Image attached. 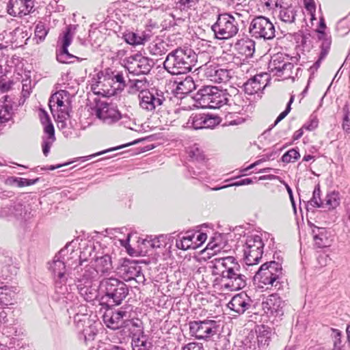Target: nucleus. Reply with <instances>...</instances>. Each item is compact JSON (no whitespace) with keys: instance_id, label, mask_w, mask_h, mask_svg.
I'll return each mask as SVG.
<instances>
[{"instance_id":"1","label":"nucleus","mask_w":350,"mask_h":350,"mask_svg":"<svg viewBox=\"0 0 350 350\" xmlns=\"http://www.w3.org/2000/svg\"><path fill=\"white\" fill-rule=\"evenodd\" d=\"M208 264L212 274L221 277L225 288L238 291L247 285V278L241 273V266L234 257L215 258Z\"/></svg>"},{"instance_id":"2","label":"nucleus","mask_w":350,"mask_h":350,"mask_svg":"<svg viewBox=\"0 0 350 350\" xmlns=\"http://www.w3.org/2000/svg\"><path fill=\"white\" fill-rule=\"evenodd\" d=\"M74 241L68 243L54 256L51 262H49V271L51 272L53 281L57 280L72 278L73 267L79 261L81 264L82 256L80 251L75 250Z\"/></svg>"},{"instance_id":"3","label":"nucleus","mask_w":350,"mask_h":350,"mask_svg":"<svg viewBox=\"0 0 350 350\" xmlns=\"http://www.w3.org/2000/svg\"><path fill=\"white\" fill-rule=\"evenodd\" d=\"M196 62V54L191 49L178 48L168 53L163 67L171 75H181L191 71Z\"/></svg>"},{"instance_id":"4","label":"nucleus","mask_w":350,"mask_h":350,"mask_svg":"<svg viewBox=\"0 0 350 350\" xmlns=\"http://www.w3.org/2000/svg\"><path fill=\"white\" fill-rule=\"evenodd\" d=\"M100 288L104 293L100 299V304L107 308L120 305L129 293L127 285L112 277L102 280L100 282Z\"/></svg>"},{"instance_id":"5","label":"nucleus","mask_w":350,"mask_h":350,"mask_svg":"<svg viewBox=\"0 0 350 350\" xmlns=\"http://www.w3.org/2000/svg\"><path fill=\"white\" fill-rule=\"evenodd\" d=\"M125 75L128 77L126 72L125 75L122 71H110L106 70L105 73L103 72L98 73V86L101 85L102 92L98 94L105 96L110 97L114 96L118 92H121L128 85L125 80Z\"/></svg>"},{"instance_id":"6","label":"nucleus","mask_w":350,"mask_h":350,"mask_svg":"<svg viewBox=\"0 0 350 350\" xmlns=\"http://www.w3.org/2000/svg\"><path fill=\"white\" fill-rule=\"evenodd\" d=\"M282 265L273 260L262 264L254 278L260 283L267 286V288L279 290L282 287Z\"/></svg>"},{"instance_id":"7","label":"nucleus","mask_w":350,"mask_h":350,"mask_svg":"<svg viewBox=\"0 0 350 350\" xmlns=\"http://www.w3.org/2000/svg\"><path fill=\"white\" fill-rule=\"evenodd\" d=\"M228 90L219 89L216 86H204L198 90L195 98L204 107L217 109L226 104Z\"/></svg>"},{"instance_id":"8","label":"nucleus","mask_w":350,"mask_h":350,"mask_svg":"<svg viewBox=\"0 0 350 350\" xmlns=\"http://www.w3.org/2000/svg\"><path fill=\"white\" fill-rule=\"evenodd\" d=\"M211 30L217 39L226 40L238 33L239 23L232 14H219L217 16L216 21L211 25Z\"/></svg>"},{"instance_id":"9","label":"nucleus","mask_w":350,"mask_h":350,"mask_svg":"<svg viewBox=\"0 0 350 350\" xmlns=\"http://www.w3.org/2000/svg\"><path fill=\"white\" fill-rule=\"evenodd\" d=\"M95 246L90 245L83 248L82 252L80 251L79 255H81L83 260L81 264L78 261L75 265L72 272V278L76 280L77 283H96L99 278V274L94 267L86 265L83 269L81 267L83 262L87 261L88 256H92V252Z\"/></svg>"},{"instance_id":"10","label":"nucleus","mask_w":350,"mask_h":350,"mask_svg":"<svg viewBox=\"0 0 350 350\" xmlns=\"http://www.w3.org/2000/svg\"><path fill=\"white\" fill-rule=\"evenodd\" d=\"M248 32L253 38L270 40L275 36V26L271 20L265 16H256L250 19Z\"/></svg>"},{"instance_id":"11","label":"nucleus","mask_w":350,"mask_h":350,"mask_svg":"<svg viewBox=\"0 0 350 350\" xmlns=\"http://www.w3.org/2000/svg\"><path fill=\"white\" fill-rule=\"evenodd\" d=\"M273 329L265 325H258L255 334L250 333L245 339L247 350H267L271 340Z\"/></svg>"},{"instance_id":"12","label":"nucleus","mask_w":350,"mask_h":350,"mask_svg":"<svg viewBox=\"0 0 350 350\" xmlns=\"http://www.w3.org/2000/svg\"><path fill=\"white\" fill-rule=\"evenodd\" d=\"M189 334L198 340H208L219 332V325L214 320L193 321L189 323Z\"/></svg>"},{"instance_id":"13","label":"nucleus","mask_w":350,"mask_h":350,"mask_svg":"<svg viewBox=\"0 0 350 350\" xmlns=\"http://www.w3.org/2000/svg\"><path fill=\"white\" fill-rule=\"evenodd\" d=\"M138 100L139 106L143 111L154 113L161 110L165 97L161 90L151 88L138 94Z\"/></svg>"},{"instance_id":"14","label":"nucleus","mask_w":350,"mask_h":350,"mask_svg":"<svg viewBox=\"0 0 350 350\" xmlns=\"http://www.w3.org/2000/svg\"><path fill=\"white\" fill-rule=\"evenodd\" d=\"M246 94L234 87L228 90L226 104L234 113H245L254 109L253 101L245 96Z\"/></svg>"},{"instance_id":"15","label":"nucleus","mask_w":350,"mask_h":350,"mask_svg":"<svg viewBox=\"0 0 350 350\" xmlns=\"http://www.w3.org/2000/svg\"><path fill=\"white\" fill-rule=\"evenodd\" d=\"M77 26L76 25H68L65 31H63L62 35L59 36L58 43H61V46L56 52L57 60L59 62L69 64L73 62L75 59H79V57L70 54L68 51V47L72 42Z\"/></svg>"},{"instance_id":"16","label":"nucleus","mask_w":350,"mask_h":350,"mask_svg":"<svg viewBox=\"0 0 350 350\" xmlns=\"http://www.w3.org/2000/svg\"><path fill=\"white\" fill-rule=\"evenodd\" d=\"M264 243L259 235L247 237L244 246V257L247 265H254L260 261L263 253Z\"/></svg>"},{"instance_id":"17","label":"nucleus","mask_w":350,"mask_h":350,"mask_svg":"<svg viewBox=\"0 0 350 350\" xmlns=\"http://www.w3.org/2000/svg\"><path fill=\"white\" fill-rule=\"evenodd\" d=\"M94 111L96 117L105 125H112L122 118V114L117 107L105 101L96 103Z\"/></svg>"},{"instance_id":"18","label":"nucleus","mask_w":350,"mask_h":350,"mask_svg":"<svg viewBox=\"0 0 350 350\" xmlns=\"http://www.w3.org/2000/svg\"><path fill=\"white\" fill-rule=\"evenodd\" d=\"M285 301L273 293L266 297L262 302V308L265 313L269 317L273 318L272 322L278 321V319H281L284 313Z\"/></svg>"},{"instance_id":"19","label":"nucleus","mask_w":350,"mask_h":350,"mask_svg":"<svg viewBox=\"0 0 350 350\" xmlns=\"http://www.w3.org/2000/svg\"><path fill=\"white\" fill-rule=\"evenodd\" d=\"M68 279L54 280V294L53 299L57 303L60 307H67L68 304H72L77 300L74 293L68 291L66 284Z\"/></svg>"},{"instance_id":"20","label":"nucleus","mask_w":350,"mask_h":350,"mask_svg":"<svg viewBox=\"0 0 350 350\" xmlns=\"http://www.w3.org/2000/svg\"><path fill=\"white\" fill-rule=\"evenodd\" d=\"M40 120L44 126V135L42 136V148L44 156H47L53 142L55 141V129L47 113L41 110Z\"/></svg>"},{"instance_id":"21","label":"nucleus","mask_w":350,"mask_h":350,"mask_svg":"<svg viewBox=\"0 0 350 350\" xmlns=\"http://www.w3.org/2000/svg\"><path fill=\"white\" fill-rule=\"evenodd\" d=\"M232 71L218 64L205 65L204 76L214 83H226L232 77Z\"/></svg>"},{"instance_id":"22","label":"nucleus","mask_w":350,"mask_h":350,"mask_svg":"<svg viewBox=\"0 0 350 350\" xmlns=\"http://www.w3.org/2000/svg\"><path fill=\"white\" fill-rule=\"evenodd\" d=\"M34 7V0H9L7 12L13 16L22 17L29 14Z\"/></svg>"},{"instance_id":"23","label":"nucleus","mask_w":350,"mask_h":350,"mask_svg":"<svg viewBox=\"0 0 350 350\" xmlns=\"http://www.w3.org/2000/svg\"><path fill=\"white\" fill-rule=\"evenodd\" d=\"M129 317L128 312L122 308L117 311L107 310L103 316V321L107 327L117 329L123 325L125 319Z\"/></svg>"},{"instance_id":"24","label":"nucleus","mask_w":350,"mask_h":350,"mask_svg":"<svg viewBox=\"0 0 350 350\" xmlns=\"http://www.w3.org/2000/svg\"><path fill=\"white\" fill-rule=\"evenodd\" d=\"M252 299L244 292L238 293L232 297L228 303V308L241 314L248 310L252 304Z\"/></svg>"},{"instance_id":"25","label":"nucleus","mask_w":350,"mask_h":350,"mask_svg":"<svg viewBox=\"0 0 350 350\" xmlns=\"http://www.w3.org/2000/svg\"><path fill=\"white\" fill-rule=\"evenodd\" d=\"M16 105L8 95H5L0 99V126L12 118Z\"/></svg>"},{"instance_id":"26","label":"nucleus","mask_w":350,"mask_h":350,"mask_svg":"<svg viewBox=\"0 0 350 350\" xmlns=\"http://www.w3.org/2000/svg\"><path fill=\"white\" fill-rule=\"evenodd\" d=\"M265 77V75L260 74L249 79L243 85L245 94L252 96L262 90L267 85Z\"/></svg>"},{"instance_id":"27","label":"nucleus","mask_w":350,"mask_h":350,"mask_svg":"<svg viewBox=\"0 0 350 350\" xmlns=\"http://www.w3.org/2000/svg\"><path fill=\"white\" fill-rule=\"evenodd\" d=\"M80 295L88 302L95 300L98 296V286L96 283H77Z\"/></svg>"},{"instance_id":"28","label":"nucleus","mask_w":350,"mask_h":350,"mask_svg":"<svg viewBox=\"0 0 350 350\" xmlns=\"http://www.w3.org/2000/svg\"><path fill=\"white\" fill-rule=\"evenodd\" d=\"M94 268L99 275H108L112 272L113 266L111 258L109 254L94 256Z\"/></svg>"},{"instance_id":"29","label":"nucleus","mask_w":350,"mask_h":350,"mask_svg":"<svg viewBox=\"0 0 350 350\" xmlns=\"http://www.w3.org/2000/svg\"><path fill=\"white\" fill-rule=\"evenodd\" d=\"M234 49L246 57H252L255 51V42L249 38H242L235 42Z\"/></svg>"},{"instance_id":"30","label":"nucleus","mask_w":350,"mask_h":350,"mask_svg":"<svg viewBox=\"0 0 350 350\" xmlns=\"http://www.w3.org/2000/svg\"><path fill=\"white\" fill-rule=\"evenodd\" d=\"M275 12H278L279 19L286 24H292L295 22L297 15V11L291 5L285 6L280 3L278 8H275Z\"/></svg>"},{"instance_id":"31","label":"nucleus","mask_w":350,"mask_h":350,"mask_svg":"<svg viewBox=\"0 0 350 350\" xmlns=\"http://www.w3.org/2000/svg\"><path fill=\"white\" fill-rule=\"evenodd\" d=\"M129 327V336L131 342L147 336L144 334L143 323L139 319L129 320L126 325Z\"/></svg>"},{"instance_id":"32","label":"nucleus","mask_w":350,"mask_h":350,"mask_svg":"<svg viewBox=\"0 0 350 350\" xmlns=\"http://www.w3.org/2000/svg\"><path fill=\"white\" fill-rule=\"evenodd\" d=\"M196 238L195 234L187 233L185 236L178 235L176 239V247L178 249L183 250H187L189 249H195L197 247L196 241L194 240Z\"/></svg>"},{"instance_id":"33","label":"nucleus","mask_w":350,"mask_h":350,"mask_svg":"<svg viewBox=\"0 0 350 350\" xmlns=\"http://www.w3.org/2000/svg\"><path fill=\"white\" fill-rule=\"evenodd\" d=\"M175 83L176 84L175 89L176 94H187L196 89L194 81L190 76H187L183 80Z\"/></svg>"},{"instance_id":"34","label":"nucleus","mask_w":350,"mask_h":350,"mask_svg":"<svg viewBox=\"0 0 350 350\" xmlns=\"http://www.w3.org/2000/svg\"><path fill=\"white\" fill-rule=\"evenodd\" d=\"M153 61L148 57L139 56L136 60L135 72L137 74L146 75L149 73L153 66Z\"/></svg>"},{"instance_id":"35","label":"nucleus","mask_w":350,"mask_h":350,"mask_svg":"<svg viewBox=\"0 0 350 350\" xmlns=\"http://www.w3.org/2000/svg\"><path fill=\"white\" fill-rule=\"evenodd\" d=\"M66 310L69 314V317H71V315H80L83 319H88V308L85 305L80 304L77 301V299L73 301L70 304H68L67 307H65Z\"/></svg>"},{"instance_id":"36","label":"nucleus","mask_w":350,"mask_h":350,"mask_svg":"<svg viewBox=\"0 0 350 350\" xmlns=\"http://www.w3.org/2000/svg\"><path fill=\"white\" fill-rule=\"evenodd\" d=\"M284 58L282 55H276L271 57L269 64V71L275 75L281 77V72L282 70V64L285 62Z\"/></svg>"},{"instance_id":"37","label":"nucleus","mask_w":350,"mask_h":350,"mask_svg":"<svg viewBox=\"0 0 350 350\" xmlns=\"http://www.w3.org/2000/svg\"><path fill=\"white\" fill-rule=\"evenodd\" d=\"M204 113H192L183 126L193 129H204Z\"/></svg>"},{"instance_id":"38","label":"nucleus","mask_w":350,"mask_h":350,"mask_svg":"<svg viewBox=\"0 0 350 350\" xmlns=\"http://www.w3.org/2000/svg\"><path fill=\"white\" fill-rule=\"evenodd\" d=\"M39 180V178L35 179H27L20 177L9 176L5 179V184L10 186L16 185L18 187L30 186L36 184Z\"/></svg>"},{"instance_id":"39","label":"nucleus","mask_w":350,"mask_h":350,"mask_svg":"<svg viewBox=\"0 0 350 350\" xmlns=\"http://www.w3.org/2000/svg\"><path fill=\"white\" fill-rule=\"evenodd\" d=\"M127 85L129 86V92L132 94L138 92L139 94H141L142 91L150 90L148 89V82L145 78L142 79H129Z\"/></svg>"},{"instance_id":"40","label":"nucleus","mask_w":350,"mask_h":350,"mask_svg":"<svg viewBox=\"0 0 350 350\" xmlns=\"http://www.w3.org/2000/svg\"><path fill=\"white\" fill-rule=\"evenodd\" d=\"M169 45L166 41L157 39L149 46V51L154 55H162L168 51Z\"/></svg>"},{"instance_id":"41","label":"nucleus","mask_w":350,"mask_h":350,"mask_svg":"<svg viewBox=\"0 0 350 350\" xmlns=\"http://www.w3.org/2000/svg\"><path fill=\"white\" fill-rule=\"evenodd\" d=\"M312 234L314 243L318 247L322 248L327 246V239L325 228L315 227L312 230Z\"/></svg>"},{"instance_id":"42","label":"nucleus","mask_w":350,"mask_h":350,"mask_svg":"<svg viewBox=\"0 0 350 350\" xmlns=\"http://www.w3.org/2000/svg\"><path fill=\"white\" fill-rule=\"evenodd\" d=\"M27 215V210L21 202H14L12 208V217L18 219H27L29 217Z\"/></svg>"},{"instance_id":"43","label":"nucleus","mask_w":350,"mask_h":350,"mask_svg":"<svg viewBox=\"0 0 350 350\" xmlns=\"http://www.w3.org/2000/svg\"><path fill=\"white\" fill-rule=\"evenodd\" d=\"M340 204L339 193L333 191L327 193L324 202V207L328 209H334Z\"/></svg>"},{"instance_id":"44","label":"nucleus","mask_w":350,"mask_h":350,"mask_svg":"<svg viewBox=\"0 0 350 350\" xmlns=\"http://www.w3.org/2000/svg\"><path fill=\"white\" fill-rule=\"evenodd\" d=\"M187 152L188 157L192 161H201L205 159L203 151L197 144L189 147Z\"/></svg>"},{"instance_id":"45","label":"nucleus","mask_w":350,"mask_h":350,"mask_svg":"<svg viewBox=\"0 0 350 350\" xmlns=\"http://www.w3.org/2000/svg\"><path fill=\"white\" fill-rule=\"evenodd\" d=\"M321 189L319 185H317L314 187L312 193V198L310 201H308V204L313 207L321 208L324 207V202L321 199ZM307 210H309L308 206H307Z\"/></svg>"},{"instance_id":"46","label":"nucleus","mask_w":350,"mask_h":350,"mask_svg":"<svg viewBox=\"0 0 350 350\" xmlns=\"http://www.w3.org/2000/svg\"><path fill=\"white\" fill-rule=\"evenodd\" d=\"M133 350H152L153 345L148 341V337H144L139 340L131 342Z\"/></svg>"},{"instance_id":"47","label":"nucleus","mask_w":350,"mask_h":350,"mask_svg":"<svg viewBox=\"0 0 350 350\" xmlns=\"http://www.w3.org/2000/svg\"><path fill=\"white\" fill-rule=\"evenodd\" d=\"M125 42L131 45L143 44V39L139 34L133 31H127L123 34Z\"/></svg>"},{"instance_id":"48","label":"nucleus","mask_w":350,"mask_h":350,"mask_svg":"<svg viewBox=\"0 0 350 350\" xmlns=\"http://www.w3.org/2000/svg\"><path fill=\"white\" fill-rule=\"evenodd\" d=\"M13 204L14 201L12 200H1L0 202V217H11Z\"/></svg>"},{"instance_id":"49","label":"nucleus","mask_w":350,"mask_h":350,"mask_svg":"<svg viewBox=\"0 0 350 350\" xmlns=\"http://www.w3.org/2000/svg\"><path fill=\"white\" fill-rule=\"evenodd\" d=\"M189 176L191 178L198 179L200 181H206L208 179L207 174L204 171H200L199 169L196 170L194 167L189 165L187 166Z\"/></svg>"},{"instance_id":"50","label":"nucleus","mask_w":350,"mask_h":350,"mask_svg":"<svg viewBox=\"0 0 350 350\" xmlns=\"http://www.w3.org/2000/svg\"><path fill=\"white\" fill-rule=\"evenodd\" d=\"M299 157L300 154L298 150L292 148L282 155L281 160L284 163H288L297 160Z\"/></svg>"},{"instance_id":"51","label":"nucleus","mask_w":350,"mask_h":350,"mask_svg":"<svg viewBox=\"0 0 350 350\" xmlns=\"http://www.w3.org/2000/svg\"><path fill=\"white\" fill-rule=\"evenodd\" d=\"M204 129L213 128L220 122L219 117L212 114L204 113Z\"/></svg>"},{"instance_id":"52","label":"nucleus","mask_w":350,"mask_h":350,"mask_svg":"<svg viewBox=\"0 0 350 350\" xmlns=\"http://www.w3.org/2000/svg\"><path fill=\"white\" fill-rule=\"evenodd\" d=\"M49 29L46 28V25L40 21L36 25L35 28V36L38 38L40 41L44 40L46 36L48 33Z\"/></svg>"},{"instance_id":"53","label":"nucleus","mask_w":350,"mask_h":350,"mask_svg":"<svg viewBox=\"0 0 350 350\" xmlns=\"http://www.w3.org/2000/svg\"><path fill=\"white\" fill-rule=\"evenodd\" d=\"M176 8L180 11H187L196 5L195 0H175Z\"/></svg>"},{"instance_id":"54","label":"nucleus","mask_w":350,"mask_h":350,"mask_svg":"<svg viewBox=\"0 0 350 350\" xmlns=\"http://www.w3.org/2000/svg\"><path fill=\"white\" fill-rule=\"evenodd\" d=\"M166 239V236L161 234L158 237H154V239H151L150 240L147 241V243L152 248H159L165 245Z\"/></svg>"},{"instance_id":"55","label":"nucleus","mask_w":350,"mask_h":350,"mask_svg":"<svg viewBox=\"0 0 350 350\" xmlns=\"http://www.w3.org/2000/svg\"><path fill=\"white\" fill-rule=\"evenodd\" d=\"M96 334L97 331L94 326L90 325L83 330V335L86 342L93 340Z\"/></svg>"},{"instance_id":"56","label":"nucleus","mask_w":350,"mask_h":350,"mask_svg":"<svg viewBox=\"0 0 350 350\" xmlns=\"http://www.w3.org/2000/svg\"><path fill=\"white\" fill-rule=\"evenodd\" d=\"M252 183H253V180L252 178H244V179H241V180H240L239 181H236L234 183H232V184L227 185H224V186L220 187H215V188H214L213 189L217 191V190L224 189V188H226V187H232V186L239 187V186H243V185H250Z\"/></svg>"},{"instance_id":"57","label":"nucleus","mask_w":350,"mask_h":350,"mask_svg":"<svg viewBox=\"0 0 350 350\" xmlns=\"http://www.w3.org/2000/svg\"><path fill=\"white\" fill-rule=\"evenodd\" d=\"M294 100V96H291L289 101L287 103L286 107L284 111H282L276 118L274 124L272 125L271 128L275 126L277 124H278L282 120H283L290 112L291 109V104Z\"/></svg>"},{"instance_id":"58","label":"nucleus","mask_w":350,"mask_h":350,"mask_svg":"<svg viewBox=\"0 0 350 350\" xmlns=\"http://www.w3.org/2000/svg\"><path fill=\"white\" fill-rule=\"evenodd\" d=\"M55 111H57V119L60 122L64 123V120H67L70 116L67 105H65L64 107H59V109H55Z\"/></svg>"},{"instance_id":"59","label":"nucleus","mask_w":350,"mask_h":350,"mask_svg":"<svg viewBox=\"0 0 350 350\" xmlns=\"http://www.w3.org/2000/svg\"><path fill=\"white\" fill-rule=\"evenodd\" d=\"M10 291L6 286H0V305H8Z\"/></svg>"},{"instance_id":"60","label":"nucleus","mask_w":350,"mask_h":350,"mask_svg":"<svg viewBox=\"0 0 350 350\" xmlns=\"http://www.w3.org/2000/svg\"><path fill=\"white\" fill-rule=\"evenodd\" d=\"M282 66L283 67L281 72V76L284 75L285 77H290L292 73V70L294 68L293 64L286 59L284 64H282Z\"/></svg>"},{"instance_id":"61","label":"nucleus","mask_w":350,"mask_h":350,"mask_svg":"<svg viewBox=\"0 0 350 350\" xmlns=\"http://www.w3.org/2000/svg\"><path fill=\"white\" fill-rule=\"evenodd\" d=\"M319 124V120L315 116H311L309 122L306 123L303 128L308 130V131H313L316 128H317Z\"/></svg>"},{"instance_id":"62","label":"nucleus","mask_w":350,"mask_h":350,"mask_svg":"<svg viewBox=\"0 0 350 350\" xmlns=\"http://www.w3.org/2000/svg\"><path fill=\"white\" fill-rule=\"evenodd\" d=\"M332 337L334 339V345L336 349H340L341 345V332L336 329H332Z\"/></svg>"},{"instance_id":"63","label":"nucleus","mask_w":350,"mask_h":350,"mask_svg":"<svg viewBox=\"0 0 350 350\" xmlns=\"http://www.w3.org/2000/svg\"><path fill=\"white\" fill-rule=\"evenodd\" d=\"M31 81L29 79H25L23 81V87H22V95L24 98H27L30 95L31 93Z\"/></svg>"},{"instance_id":"64","label":"nucleus","mask_w":350,"mask_h":350,"mask_svg":"<svg viewBox=\"0 0 350 350\" xmlns=\"http://www.w3.org/2000/svg\"><path fill=\"white\" fill-rule=\"evenodd\" d=\"M182 350H204L202 343L190 342L183 347Z\"/></svg>"}]
</instances>
